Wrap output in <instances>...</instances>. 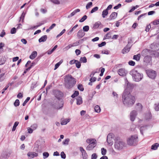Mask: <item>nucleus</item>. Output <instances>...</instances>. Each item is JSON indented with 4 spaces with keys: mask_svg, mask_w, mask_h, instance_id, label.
<instances>
[{
    "mask_svg": "<svg viewBox=\"0 0 159 159\" xmlns=\"http://www.w3.org/2000/svg\"><path fill=\"white\" fill-rule=\"evenodd\" d=\"M122 100L124 105L128 107L132 106L135 101V97L132 96L128 89H126L122 95Z\"/></svg>",
    "mask_w": 159,
    "mask_h": 159,
    "instance_id": "nucleus-1",
    "label": "nucleus"
},
{
    "mask_svg": "<svg viewBox=\"0 0 159 159\" xmlns=\"http://www.w3.org/2000/svg\"><path fill=\"white\" fill-rule=\"evenodd\" d=\"M64 85L67 89L72 88L76 84L75 79L71 75L66 76L64 78Z\"/></svg>",
    "mask_w": 159,
    "mask_h": 159,
    "instance_id": "nucleus-2",
    "label": "nucleus"
},
{
    "mask_svg": "<svg viewBox=\"0 0 159 159\" xmlns=\"http://www.w3.org/2000/svg\"><path fill=\"white\" fill-rule=\"evenodd\" d=\"M129 74L132 75L133 80L135 81L139 82L143 78V74H140L135 69L130 71Z\"/></svg>",
    "mask_w": 159,
    "mask_h": 159,
    "instance_id": "nucleus-3",
    "label": "nucleus"
},
{
    "mask_svg": "<svg viewBox=\"0 0 159 159\" xmlns=\"http://www.w3.org/2000/svg\"><path fill=\"white\" fill-rule=\"evenodd\" d=\"M138 142V136L136 134L131 135L127 139V143L130 146H135Z\"/></svg>",
    "mask_w": 159,
    "mask_h": 159,
    "instance_id": "nucleus-4",
    "label": "nucleus"
},
{
    "mask_svg": "<svg viewBox=\"0 0 159 159\" xmlns=\"http://www.w3.org/2000/svg\"><path fill=\"white\" fill-rule=\"evenodd\" d=\"M87 143H89L86 149L88 151L92 150L96 145V141L94 139H88L86 140Z\"/></svg>",
    "mask_w": 159,
    "mask_h": 159,
    "instance_id": "nucleus-5",
    "label": "nucleus"
},
{
    "mask_svg": "<svg viewBox=\"0 0 159 159\" xmlns=\"http://www.w3.org/2000/svg\"><path fill=\"white\" fill-rule=\"evenodd\" d=\"M125 143L121 140H116L114 144V147L115 148L118 150L121 149L125 147Z\"/></svg>",
    "mask_w": 159,
    "mask_h": 159,
    "instance_id": "nucleus-6",
    "label": "nucleus"
},
{
    "mask_svg": "<svg viewBox=\"0 0 159 159\" xmlns=\"http://www.w3.org/2000/svg\"><path fill=\"white\" fill-rule=\"evenodd\" d=\"M64 105V101L63 100H58L54 104V107L55 109L59 110L61 109Z\"/></svg>",
    "mask_w": 159,
    "mask_h": 159,
    "instance_id": "nucleus-7",
    "label": "nucleus"
},
{
    "mask_svg": "<svg viewBox=\"0 0 159 159\" xmlns=\"http://www.w3.org/2000/svg\"><path fill=\"white\" fill-rule=\"evenodd\" d=\"M146 73L148 77L152 79H154L157 76L156 71L151 70H147Z\"/></svg>",
    "mask_w": 159,
    "mask_h": 159,
    "instance_id": "nucleus-8",
    "label": "nucleus"
},
{
    "mask_svg": "<svg viewBox=\"0 0 159 159\" xmlns=\"http://www.w3.org/2000/svg\"><path fill=\"white\" fill-rule=\"evenodd\" d=\"M54 93L55 97L58 99V100H61V98L63 96V93L62 92L60 91L57 90L54 92Z\"/></svg>",
    "mask_w": 159,
    "mask_h": 159,
    "instance_id": "nucleus-9",
    "label": "nucleus"
},
{
    "mask_svg": "<svg viewBox=\"0 0 159 159\" xmlns=\"http://www.w3.org/2000/svg\"><path fill=\"white\" fill-rule=\"evenodd\" d=\"M156 46H157L156 45L153 44H151V48L152 49L154 50L152 52V53L151 54H152L156 57L159 56V53L156 51V50H158L159 49L156 48Z\"/></svg>",
    "mask_w": 159,
    "mask_h": 159,
    "instance_id": "nucleus-10",
    "label": "nucleus"
},
{
    "mask_svg": "<svg viewBox=\"0 0 159 159\" xmlns=\"http://www.w3.org/2000/svg\"><path fill=\"white\" fill-rule=\"evenodd\" d=\"M137 114V111L135 110H133L130 112V118L131 121H134Z\"/></svg>",
    "mask_w": 159,
    "mask_h": 159,
    "instance_id": "nucleus-11",
    "label": "nucleus"
},
{
    "mask_svg": "<svg viewBox=\"0 0 159 159\" xmlns=\"http://www.w3.org/2000/svg\"><path fill=\"white\" fill-rule=\"evenodd\" d=\"M80 150L82 153V155L83 159H87L88 155L85 151L83 147H80Z\"/></svg>",
    "mask_w": 159,
    "mask_h": 159,
    "instance_id": "nucleus-12",
    "label": "nucleus"
},
{
    "mask_svg": "<svg viewBox=\"0 0 159 159\" xmlns=\"http://www.w3.org/2000/svg\"><path fill=\"white\" fill-rule=\"evenodd\" d=\"M85 34V33L82 30H79L77 33V37L78 39L82 38Z\"/></svg>",
    "mask_w": 159,
    "mask_h": 159,
    "instance_id": "nucleus-13",
    "label": "nucleus"
},
{
    "mask_svg": "<svg viewBox=\"0 0 159 159\" xmlns=\"http://www.w3.org/2000/svg\"><path fill=\"white\" fill-rule=\"evenodd\" d=\"M27 155L30 158H33L38 156V154L34 152H29L28 153Z\"/></svg>",
    "mask_w": 159,
    "mask_h": 159,
    "instance_id": "nucleus-14",
    "label": "nucleus"
},
{
    "mask_svg": "<svg viewBox=\"0 0 159 159\" xmlns=\"http://www.w3.org/2000/svg\"><path fill=\"white\" fill-rule=\"evenodd\" d=\"M131 45L129 46L127 45L122 50L121 52L122 53L124 54L128 53L130 50V49L131 47Z\"/></svg>",
    "mask_w": 159,
    "mask_h": 159,
    "instance_id": "nucleus-15",
    "label": "nucleus"
},
{
    "mask_svg": "<svg viewBox=\"0 0 159 159\" xmlns=\"http://www.w3.org/2000/svg\"><path fill=\"white\" fill-rule=\"evenodd\" d=\"M118 73L119 75L121 76H125L126 74L125 69L123 68L119 69Z\"/></svg>",
    "mask_w": 159,
    "mask_h": 159,
    "instance_id": "nucleus-16",
    "label": "nucleus"
},
{
    "mask_svg": "<svg viewBox=\"0 0 159 159\" xmlns=\"http://www.w3.org/2000/svg\"><path fill=\"white\" fill-rule=\"evenodd\" d=\"M117 13L115 12H112L110 15V17L108 19L109 20H111L115 19L117 16Z\"/></svg>",
    "mask_w": 159,
    "mask_h": 159,
    "instance_id": "nucleus-17",
    "label": "nucleus"
},
{
    "mask_svg": "<svg viewBox=\"0 0 159 159\" xmlns=\"http://www.w3.org/2000/svg\"><path fill=\"white\" fill-rule=\"evenodd\" d=\"M151 57L148 55L146 56L144 58V61L146 63H149L151 60Z\"/></svg>",
    "mask_w": 159,
    "mask_h": 159,
    "instance_id": "nucleus-18",
    "label": "nucleus"
},
{
    "mask_svg": "<svg viewBox=\"0 0 159 159\" xmlns=\"http://www.w3.org/2000/svg\"><path fill=\"white\" fill-rule=\"evenodd\" d=\"M147 125H145L141 127L140 128V130L141 133L143 135V131L147 130L148 129Z\"/></svg>",
    "mask_w": 159,
    "mask_h": 159,
    "instance_id": "nucleus-19",
    "label": "nucleus"
},
{
    "mask_svg": "<svg viewBox=\"0 0 159 159\" xmlns=\"http://www.w3.org/2000/svg\"><path fill=\"white\" fill-rule=\"evenodd\" d=\"M47 39V36L46 35H44L42 36L39 40V43L44 42Z\"/></svg>",
    "mask_w": 159,
    "mask_h": 159,
    "instance_id": "nucleus-20",
    "label": "nucleus"
},
{
    "mask_svg": "<svg viewBox=\"0 0 159 159\" xmlns=\"http://www.w3.org/2000/svg\"><path fill=\"white\" fill-rule=\"evenodd\" d=\"M37 55V52L35 51H34L30 56V58L31 59H34L36 57Z\"/></svg>",
    "mask_w": 159,
    "mask_h": 159,
    "instance_id": "nucleus-21",
    "label": "nucleus"
},
{
    "mask_svg": "<svg viewBox=\"0 0 159 159\" xmlns=\"http://www.w3.org/2000/svg\"><path fill=\"white\" fill-rule=\"evenodd\" d=\"M80 10L79 9L75 10L74 11L72 12L70 15L68 16V18H70L74 16L77 12H79L80 11Z\"/></svg>",
    "mask_w": 159,
    "mask_h": 159,
    "instance_id": "nucleus-22",
    "label": "nucleus"
},
{
    "mask_svg": "<svg viewBox=\"0 0 159 159\" xmlns=\"http://www.w3.org/2000/svg\"><path fill=\"white\" fill-rule=\"evenodd\" d=\"M141 57V55L140 54H138L136 55H134L133 56V59L137 61L140 60Z\"/></svg>",
    "mask_w": 159,
    "mask_h": 159,
    "instance_id": "nucleus-23",
    "label": "nucleus"
},
{
    "mask_svg": "<svg viewBox=\"0 0 159 159\" xmlns=\"http://www.w3.org/2000/svg\"><path fill=\"white\" fill-rule=\"evenodd\" d=\"M159 146V144L158 143H155L152 146L151 149L153 150H156Z\"/></svg>",
    "mask_w": 159,
    "mask_h": 159,
    "instance_id": "nucleus-24",
    "label": "nucleus"
},
{
    "mask_svg": "<svg viewBox=\"0 0 159 159\" xmlns=\"http://www.w3.org/2000/svg\"><path fill=\"white\" fill-rule=\"evenodd\" d=\"M77 104L80 105L82 103V98L81 97L79 96L76 99Z\"/></svg>",
    "mask_w": 159,
    "mask_h": 159,
    "instance_id": "nucleus-25",
    "label": "nucleus"
},
{
    "mask_svg": "<svg viewBox=\"0 0 159 159\" xmlns=\"http://www.w3.org/2000/svg\"><path fill=\"white\" fill-rule=\"evenodd\" d=\"M70 119H65L63 120H61V124L62 125H66L70 121Z\"/></svg>",
    "mask_w": 159,
    "mask_h": 159,
    "instance_id": "nucleus-26",
    "label": "nucleus"
},
{
    "mask_svg": "<svg viewBox=\"0 0 159 159\" xmlns=\"http://www.w3.org/2000/svg\"><path fill=\"white\" fill-rule=\"evenodd\" d=\"M44 21H42L41 23H38V25H36V26H34L33 27H31L30 28V29L31 30H33L34 29V28H37V27L41 26V25L44 24Z\"/></svg>",
    "mask_w": 159,
    "mask_h": 159,
    "instance_id": "nucleus-27",
    "label": "nucleus"
},
{
    "mask_svg": "<svg viewBox=\"0 0 159 159\" xmlns=\"http://www.w3.org/2000/svg\"><path fill=\"white\" fill-rule=\"evenodd\" d=\"M108 14V11L106 9L104 10L102 14V16L103 18H104Z\"/></svg>",
    "mask_w": 159,
    "mask_h": 159,
    "instance_id": "nucleus-28",
    "label": "nucleus"
},
{
    "mask_svg": "<svg viewBox=\"0 0 159 159\" xmlns=\"http://www.w3.org/2000/svg\"><path fill=\"white\" fill-rule=\"evenodd\" d=\"M78 25L77 24L75 25V26H74L72 29L69 31H67V32H68L67 34L68 35H70L71 34L72 32L78 26Z\"/></svg>",
    "mask_w": 159,
    "mask_h": 159,
    "instance_id": "nucleus-29",
    "label": "nucleus"
},
{
    "mask_svg": "<svg viewBox=\"0 0 159 159\" xmlns=\"http://www.w3.org/2000/svg\"><path fill=\"white\" fill-rule=\"evenodd\" d=\"M101 24V22L99 21L96 22L94 25L93 28L94 29L98 28Z\"/></svg>",
    "mask_w": 159,
    "mask_h": 159,
    "instance_id": "nucleus-30",
    "label": "nucleus"
},
{
    "mask_svg": "<svg viewBox=\"0 0 159 159\" xmlns=\"http://www.w3.org/2000/svg\"><path fill=\"white\" fill-rule=\"evenodd\" d=\"M152 116L151 113L148 112L146 114L145 118L146 120H148L152 118Z\"/></svg>",
    "mask_w": 159,
    "mask_h": 159,
    "instance_id": "nucleus-31",
    "label": "nucleus"
},
{
    "mask_svg": "<svg viewBox=\"0 0 159 159\" xmlns=\"http://www.w3.org/2000/svg\"><path fill=\"white\" fill-rule=\"evenodd\" d=\"M62 62L63 60H60L55 65L54 70H56L57 68H58Z\"/></svg>",
    "mask_w": 159,
    "mask_h": 159,
    "instance_id": "nucleus-32",
    "label": "nucleus"
},
{
    "mask_svg": "<svg viewBox=\"0 0 159 159\" xmlns=\"http://www.w3.org/2000/svg\"><path fill=\"white\" fill-rule=\"evenodd\" d=\"M5 73H2L0 75V82H1L5 79Z\"/></svg>",
    "mask_w": 159,
    "mask_h": 159,
    "instance_id": "nucleus-33",
    "label": "nucleus"
},
{
    "mask_svg": "<svg viewBox=\"0 0 159 159\" xmlns=\"http://www.w3.org/2000/svg\"><path fill=\"white\" fill-rule=\"evenodd\" d=\"M19 123L18 121H16L15 122L12 129V131H14L16 129V127L18 126Z\"/></svg>",
    "mask_w": 159,
    "mask_h": 159,
    "instance_id": "nucleus-34",
    "label": "nucleus"
},
{
    "mask_svg": "<svg viewBox=\"0 0 159 159\" xmlns=\"http://www.w3.org/2000/svg\"><path fill=\"white\" fill-rule=\"evenodd\" d=\"M80 61L81 62L85 63L87 62V59L85 57H81L80 59Z\"/></svg>",
    "mask_w": 159,
    "mask_h": 159,
    "instance_id": "nucleus-35",
    "label": "nucleus"
},
{
    "mask_svg": "<svg viewBox=\"0 0 159 159\" xmlns=\"http://www.w3.org/2000/svg\"><path fill=\"white\" fill-rule=\"evenodd\" d=\"M69 142L70 139H66L64 141H63L62 144L64 145H67L68 144Z\"/></svg>",
    "mask_w": 159,
    "mask_h": 159,
    "instance_id": "nucleus-36",
    "label": "nucleus"
},
{
    "mask_svg": "<svg viewBox=\"0 0 159 159\" xmlns=\"http://www.w3.org/2000/svg\"><path fill=\"white\" fill-rule=\"evenodd\" d=\"M148 52V50L147 49L143 50L141 52V55L143 56H144L145 55L147 54V52Z\"/></svg>",
    "mask_w": 159,
    "mask_h": 159,
    "instance_id": "nucleus-37",
    "label": "nucleus"
},
{
    "mask_svg": "<svg viewBox=\"0 0 159 159\" xmlns=\"http://www.w3.org/2000/svg\"><path fill=\"white\" fill-rule=\"evenodd\" d=\"M75 64L76 66V67L77 68H80L81 66V64L80 61H79L78 60H76V61Z\"/></svg>",
    "mask_w": 159,
    "mask_h": 159,
    "instance_id": "nucleus-38",
    "label": "nucleus"
},
{
    "mask_svg": "<svg viewBox=\"0 0 159 159\" xmlns=\"http://www.w3.org/2000/svg\"><path fill=\"white\" fill-rule=\"evenodd\" d=\"M95 111L97 113H99L100 112L101 109L100 108V107L99 106L96 105L95 107Z\"/></svg>",
    "mask_w": 159,
    "mask_h": 159,
    "instance_id": "nucleus-39",
    "label": "nucleus"
},
{
    "mask_svg": "<svg viewBox=\"0 0 159 159\" xmlns=\"http://www.w3.org/2000/svg\"><path fill=\"white\" fill-rule=\"evenodd\" d=\"M79 94V92L78 91H76L74 93L72 94L71 97L72 98H74L75 97L78 96Z\"/></svg>",
    "mask_w": 159,
    "mask_h": 159,
    "instance_id": "nucleus-40",
    "label": "nucleus"
},
{
    "mask_svg": "<svg viewBox=\"0 0 159 159\" xmlns=\"http://www.w3.org/2000/svg\"><path fill=\"white\" fill-rule=\"evenodd\" d=\"M43 158L45 159L47 158L49 156V154L48 152H45L43 153Z\"/></svg>",
    "mask_w": 159,
    "mask_h": 159,
    "instance_id": "nucleus-41",
    "label": "nucleus"
},
{
    "mask_svg": "<svg viewBox=\"0 0 159 159\" xmlns=\"http://www.w3.org/2000/svg\"><path fill=\"white\" fill-rule=\"evenodd\" d=\"M89 30V27L88 25H86L83 27V31L84 32H87Z\"/></svg>",
    "mask_w": 159,
    "mask_h": 159,
    "instance_id": "nucleus-42",
    "label": "nucleus"
},
{
    "mask_svg": "<svg viewBox=\"0 0 159 159\" xmlns=\"http://www.w3.org/2000/svg\"><path fill=\"white\" fill-rule=\"evenodd\" d=\"M87 18V16L86 15H84L81 19L79 20V21L80 22H84Z\"/></svg>",
    "mask_w": 159,
    "mask_h": 159,
    "instance_id": "nucleus-43",
    "label": "nucleus"
},
{
    "mask_svg": "<svg viewBox=\"0 0 159 159\" xmlns=\"http://www.w3.org/2000/svg\"><path fill=\"white\" fill-rule=\"evenodd\" d=\"M78 89L81 91H83L84 90V88L83 86L81 84H79L78 86Z\"/></svg>",
    "mask_w": 159,
    "mask_h": 159,
    "instance_id": "nucleus-44",
    "label": "nucleus"
},
{
    "mask_svg": "<svg viewBox=\"0 0 159 159\" xmlns=\"http://www.w3.org/2000/svg\"><path fill=\"white\" fill-rule=\"evenodd\" d=\"M137 108L138 109V110L139 111H141L142 108V104L139 103H138L137 104Z\"/></svg>",
    "mask_w": 159,
    "mask_h": 159,
    "instance_id": "nucleus-45",
    "label": "nucleus"
},
{
    "mask_svg": "<svg viewBox=\"0 0 159 159\" xmlns=\"http://www.w3.org/2000/svg\"><path fill=\"white\" fill-rule=\"evenodd\" d=\"M93 3L92 2H89L86 6V8L87 9H88L92 6Z\"/></svg>",
    "mask_w": 159,
    "mask_h": 159,
    "instance_id": "nucleus-46",
    "label": "nucleus"
},
{
    "mask_svg": "<svg viewBox=\"0 0 159 159\" xmlns=\"http://www.w3.org/2000/svg\"><path fill=\"white\" fill-rule=\"evenodd\" d=\"M111 34L110 32L108 33L106 35V38L105 37V38H103V40H104L106 39H109L110 38H111Z\"/></svg>",
    "mask_w": 159,
    "mask_h": 159,
    "instance_id": "nucleus-47",
    "label": "nucleus"
},
{
    "mask_svg": "<svg viewBox=\"0 0 159 159\" xmlns=\"http://www.w3.org/2000/svg\"><path fill=\"white\" fill-rule=\"evenodd\" d=\"M14 104L15 107L19 106L20 105L19 100L18 99H16Z\"/></svg>",
    "mask_w": 159,
    "mask_h": 159,
    "instance_id": "nucleus-48",
    "label": "nucleus"
},
{
    "mask_svg": "<svg viewBox=\"0 0 159 159\" xmlns=\"http://www.w3.org/2000/svg\"><path fill=\"white\" fill-rule=\"evenodd\" d=\"M107 152L106 150L104 148H102L101 149V153L103 155H105Z\"/></svg>",
    "mask_w": 159,
    "mask_h": 159,
    "instance_id": "nucleus-49",
    "label": "nucleus"
},
{
    "mask_svg": "<svg viewBox=\"0 0 159 159\" xmlns=\"http://www.w3.org/2000/svg\"><path fill=\"white\" fill-rule=\"evenodd\" d=\"M5 60H4V59L3 57H2L1 58H0V65H3L5 63Z\"/></svg>",
    "mask_w": 159,
    "mask_h": 159,
    "instance_id": "nucleus-50",
    "label": "nucleus"
},
{
    "mask_svg": "<svg viewBox=\"0 0 159 159\" xmlns=\"http://www.w3.org/2000/svg\"><path fill=\"white\" fill-rule=\"evenodd\" d=\"M98 9V7H95L92 9V10L91 11L90 13H92L97 11Z\"/></svg>",
    "mask_w": 159,
    "mask_h": 159,
    "instance_id": "nucleus-51",
    "label": "nucleus"
},
{
    "mask_svg": "<svg viewBox=\"0 0 159 159\" xmlns=\"http://www.w3.org/2000/svg\"><path fill=\"white\" fill-rule=\"evenodd\" d=\"M152 23L154 25H156L159 24V19L154 20L152 22Z\"/></svg>",
    "mask_w": 159,
    "mask_h": 159,
    "instance_id": "nucleus-52",
    "label": "nucleus"
},
{
    "mask_svg": "<svg viewBox=\"0 0 159 159\" xmlns=\"http://www.w3.org/2000/svg\"><path fill=\"white\" fill-rule=\"evenodd\" d=\"M9 86V84H8L6 87L2 89V93L3 94L4 93L5 91L7 90V89H8V88Z\"/></svg>",
    "mask_w": 159,
    "mask_h": 159,
    "instance_id": "nucleus-53",
    "label": "nucleus"
},
{
    "mask_svg": "<svg viewBox=\"0 0 159 159\" xmlns=\"http://www.w3.org/2000/svg\"><path fill=\"white\" fill-rule=\"evenodd\" d=\"M155 109L156 111H159V103L155 104Z\"/></svg>",
    "mask_w": 159,
    "mask_h": 159,
    "instance_id": "nucleus-54",
    "label": "nucleus"
},
{
    "mask_svg": "<svg viewBox=\"0 0 159 159\" xmlns=\"http://www.w3.org/2000/svg\"><path fill=\"white\" fill-rule=\"evenodd\" d=\"M30 97H28L26 99H25V101L23 103V106H25L26 103L29 101L30 100Z\"/></svg>",
    "mask_w": 159,
    "mask_h": 159,
    "instance_id": "nucleus-55",
    "label": "nucleus"
},
{
    "mask_svg": "<svg viewBox=\"0 0 159 159\" xmlns=\"http://www.w3.org/2000/svg\"><path fill=\"white\" fill-rule=\"evenodd\" d=\"M25 13H24V12H23V13H22V14L21 15V16L20 17V20H19V21H20V20H21V19H22V22L24 20V18H25Z\"/></svg>",
    "mask_w": 159,
    "mask_h": 159,
    "instance_id": "nucleus-56",
    "label": "nucleus"
},
{
    "mask_svg": "<svg viewBox=\"0 0 159 159\" xmlns=\"http://www.w3.org/2000/svg\"><path fill=\"white\" fill-rule=\"evenodd\" d=\"M37 85L36 83L35 82L33 83L31 85L30 88L32 90Z\"/></svg>",
    "mask_w": 159,
    "mask_h": 159,
    "instance_id": "nucleus-57",
    "label": "nucleus"
},
{
    "mask_svg": "<svg viewBox=\"0 0 159 159\" xmlns=\"http://www.w3.org/2000/svg\"><path fill=\"white\" fill-rule=\"evenodd\" d=\"M65 31L66 30L65 29H63L59 34L56 37L58 38L59 37L61 36L65 32Z\"/></svg>",
    "mask_w": 159,
    "mask_h": 159,
    "instance_id": "nucleus-58",
    "label": "nucleus"
},
{
    "mask_svg": "<svg viewBox=\"0 0 159 159\" xmlns=\"http://www.w3.org/2000/svg\"><path fill=\"white\" fill-rule=\"evenodd\" d=\"M112 136H113L112 134H109L107 136V141L108 142V143H110L109 142V141H108V139L110 138H112Z\"/></svg>",
    "mask_w": 159,
    "mask_h": 159,
    "instance_id": "nucleus-59",
    "label": "nucleus"
},
{
    "mask_svg": "<svg viewBox=\"0 0 159 159\" xmlns=\"http://www.w3.org/2000/svg\"><path fill=\"white\" fill-rule=\"evenodd\" d=\"M98 156L96 153H94L91 155V159H96Z\"/></svg>",
    "mask_w": 159,
    "mask_h": 159,
    "instance_id": "nucleus-60",
    "label": "nucleus"
},
{
    "mask_svg": "<svg viewBox=\"0 0 159 159\" xmlns=\"http://www.w3.org/2000/svg\"><path fill=\"white\" fill-rule=\"evenodd\" d=\"M61 158H63L64 159H65V158L66 157V155L65 154V153H64V152H61Z\"/></svg>",
    "mask_w": 159,
    "mask_h": 159,
    "instance_id": "nucleus-61",
    "label": "nucleus"
},
{
    "mask_svg": "<svg viewBox=\"0 0 159 159\" xmlns=\"http://www.w3.org/2000/svg\"><path fill=\"white\" fill-rule=\"evenodd\" d=\"M16 29L15 28L13 27L11 29V34H14L16 33Z\"/></svg>",
    "mask_w": 159,
    "mask_h": 159,
    "instance_id": "nucleus-62",
    "label": "nucleus"
},
{
    "mask_svg": "<svg viewBox=\"0 0 159 159\" xmlns=\"http://www.w3.org/2000/svg\"><path fill=\"white\" fill-rule=\"evenodd\" d=\"M128 64L130 66H134L135 65V62L132 61H129Z\"/></svg>",
    "mask_w": 159,
    "mask_h": 159,
    "instance_id": "nucleus-63",
    "label": "nucleus"
},
{
    "mask_svg": "<svg viewBox=\"0 0 159 159\" xmlns=\"http://www.w3.org/2000/svg\"><path fill=\"white\" fill-rule=\"evenodd\" d=\"M37 127V125L36 124H34L31 126V128L33 129V130H35Z\"/></svg>",
    "mask_w": 159,
    "mask_h": 159,
    "instance_id": "nucleus-64",
    "label": "nucleus"
}]
</instances>
